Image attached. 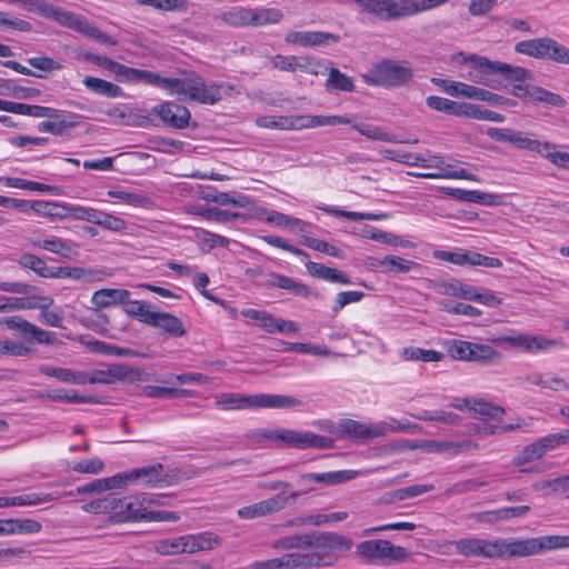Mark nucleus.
<instances>
[{"label":"nucleus","instance_id":"338daca9","mask_svg":"<svg viewBox=\"0 0 569 569\" xmlns=\"http://www.w3.org/2000/svg\"><path fill=\"white\" fill-rule=\"evenodd\" d=\"M471 342L465 340H452L448 343L447 351L455 360L469 361Z\"/></svg>","mask_w":569,"mask_h":569},{"label":"nucleus","instance_id":"e2e57ef3","mask_svg":"<svg viewBox=\"0 0 569 569\" xmlns=\"http://www.w3.org/2000/svg\"><path fill=\"white\" fill-rule=\"evenodd\" d=\"M198 214L203 217L204 219L217 221V222H228L238 219L241 214L238 212H230L227 210H222L219 208H201L197 211Z\"/></svg>","mask_w":569,"mask_h":569},{"label":"nucleus","instance_id":"412c9836","mask_svg":"<svg viewBox=\"0 0 569 569\" xmlns=\"http://www.w3.org/2000/svg\"><path fill=\"white\" fill-rule=\"evenodd\" d=\"M510 346L522 349L528 352L547 351L552 348H562L560 340H551L540 336L518 335L505 338Z\"/></svg>","mask_w":569,"mask_h":569},{"label":"nucleus","instance_id":"09e8293b","mask_svg":"<svg viewBox=\"0 0 569 569\" xmlns=\"http://www.w3.org/2000/svg\"><path fill=\"white\" fill-rule=\"evenodd\" d=\"M463 116L471 119L486 120L492 122H503L505 116L495 112L492 110L486 109L481 106L466 102L463 107Z\"/></svg>","mask_w":569,"mask_h":569},{"label":"nucleus","instance_id":"c85d7f7f","mask_svg":"<svg viewBox=\"0 0 569 569\" xmlns=\"http://www.w3.org/2000/svg\"><path fill=\"white\" fill-rule=\"evenodd\" d=\"M130 296V291L126 289L104 288L93 292L91 303L97 309H103L122 302H128Z\"/></svg>","mask_w":569,"mask_h":569},{"label":"nucleus","instance_id":"f03ea898","mask_svg":"<svg viewBox=\"0 0 569 569\" xmlns=\"http://www.w3.org/2000/svg\"><path fill=\"white\" fill-rule=\"evenodd\" d=\"M183 78L162 79L161 89L183 101H194L202 104H216L221 100V84L207 82L193 71L179 70Z\"/></svg>","mask_w":569,"mask_h":569},{"label":"nucleus","instance_id":"e433bc0d","mask_svg":"<svg viewBox=\"0 0 569 569\" xmlns=\"http://www.w3.org/2000/svg\"><path fill=\"white\" fill-rule=\"evenodd\" d=\"M357 476V471L353 470H339L328 471L319 473H308L303 478L309 481H315L326 486H333L352 480Z\"/></svg>","mask_w":569,"mask_h":569},{"label":"nucleus","instance_id":"bf43d9fd","mask_svg":"<svg viewBox=\"0 0 569 569\" xmlns=\"http://www.w3.org/2000/svg\"><path fill=\"white\" fill-rule=\"evenodd\" d=\"M432 256L436 259L443 260L450 262L456 266H470V256L471 251H446V250H436Z\"/></svg>","mask_w":569,"mask_h":569},{"label":"nucleus","instance_id":"aec40b11","mask_svg":"<svg viewBox=\"0 0 569 569\" xmlns=\"http://www.w3.org/2000/svg\"><path fill=\"white\" fill-rule=\"evenodd\" d=\"M339 41V34L327 31H290L284 37L286 43L305 48L331 46Z\"/></svg>","mask_w":569,"mask_h":569},{"label":"nucleus","instance_id":"cd10ccee","mask_svg":"<svg viewBox=\"0 0 569 569\" xmlns=\"http://www.w3.org/2000/svg\"><path fill=\"white\" fill-rule=\"evenodd\" d=\"M148 326L160 328L173 337H182L186 333L182 321L168 312L153 311L148 315Z\"/></svg>","mask_w":569,"mask_h":569},{"label":"nucleus","instance_id":"ddd939ff","mask_svg":"<svg viewBox=\"0 0 569 569\" xmlns=\"http://www.w3.org/2000/svg\"><path fill=\"white\" fill-rule=\"evenodd\" d=\"M356 552L358 557L368 562L376 560L400 562L410 557V552L406 548L383 539L365 540L357 545Z\"/></svg>","mask_w":569,"mask_h":569},{"label":"nucleus","instance_id":"6ab92c4d","mask_svg":"<svg viewBox=\"0 0 569 569\" xmlns=\"http://www.w3.org/2000/svg\"><path fill=\"white\" fill-rule=\"evenodd\" d=\"M60 24L71 30L78 31L103 44L116 46L118 43L113 37L101 31L98 27L88 22L87 19L68 10L66 11Z\"/></svg>","mask_w":569,"mask_h":569},{"label":"nucleus","instance_id":"9d476101","mask_svg":"<svg viewBox=\"0 0 569 569\" xmlns=\"http://www.w3.org/2000/svg\"><path fill=\"white\" fill-rule=\"evenodd\" d=\"M431 82L440 87L446 93L452 97H465L478 101H487L495 106L515 107L517 101L509 99L491 91L467 84L463 82L451 81L441 78H432Z\"/></svg>","mask_w":569,"mask_h":569},{"label":"nucleus","instance_id":"b1692460","mask_svg":"<svg viewBox=\"0 0 569 569\" xmlns=\"http://www.w3.org/2000/svg\"><path fill=\"white\" fill-rule=\"evenodd\" d=\"M523 556L538 555L545 550L569 548V536H543L522 539Z\"/></svg>","mask_w":569,"mask_h":569},{"label":"nucleus","instance_id":"4468645a","mask_svg":"<svg viewBox=\"0 0 569 569\" xmlns=\"http://www.w3.org/2000/svg\"><path fill=\"white\" fill-rule=\"evenodd\" d=\"M144 371L139 368L130 367L126 363H113L107 369H97L90 373L89 383L111 385L116 381H140Z\"/></svg>","mask_w":569,"mask_h":569},{"label":"nucleus","instance_id":"f3484780","mask_svg":"<svg viewBox=\"0 0 569 569\" xmlns=\"http://www.w3.org/2000/svg\"><path fill=\"white\" fill-rule=\"evenodd\" d=\"M523 556L522 539H483L481 558H516Z\"/></svg>","mask_w":569,"mask_h":569},{"label":"nucleus","instance_id":"0eeeda50","mask_svg":"<svg viewBox=\"0 0 569 569\" xmlns=\"http://www.w3.org/2000/svg\"><path fill=\"white\" fill-rule=\"evenodd\" d=\"M362 78L369 86L400 88L412 81L413 70L407 61L382 59L375 63Z\"/></svg>","mask_w":569,"mask_h":569},{"label":"nucleus","instance_id":"69168bd1","mask_svg":"<svg viewBox=\"0 0 569 569\" xmlns=\"http://www.w3.org/2000/svg\"><path fill=\"white\" fill-rule=\"evenodd\" d=\"M383 156L386 159L398 161L408 166H419L421 161H425V158L420 154L390 149L385 150Z\"/></svg>","mask_w":569,"mask_h":569},{"label":"nucleus","instance_id":"6e6552de","mask_svg":"<svg viewBox=\"0 0 569 569\" xmlns=\"http://www.w3.org/2000/svg\"><path fill=\"white\" fill-rule=\"evenodd\" d=\"M119 487L127 488L129 485L142 487L162 488L176 485L181 479V470L178 468H166L162 463H154L141 468H134L129 472L117 473Z\"/></svg>","mask_w":569,"mask_h":569},{"label":"nucleus","instance_id":"4be33fe9","mask_svg":"<svg viewBox=\"0 0 569 569\" xmlns=\"http://www.w3.org/2000/svg\"><path fill=\"white\" fill-rule=\"evenodd\" d=\"M277 549L289 551L279 558H274L276 562L272 565L278 569H308L315 567L309 549H300L297 547Z\"/></svg>","mask_w":569,"mask_h":569},{"label":"nucleus","instance_id":"20e7f679","mask_svg":"<svg viewBox=\"0 0 569 569\" xmlns=\"http://www.w3.org/2000/svg\"><path fill=\"white\" fill-rule=\"evenodd\" d=\"M448 0H355L367 13L385 21L398 20L427 11Z\"/></svg>","mask_w":569,"mask_h":569},{"label":"nucleus","instance_id":"f8f14e48","mask_svg":"<svg viewBox=\"0 0 569 569\" xmlns=\"http://www.w3.org/2000/svg\"><path fill=\"white\" fill-rule=\"evenodd\" d=\"M487 136L499 142H507L521 150L536 152L549 160L555 144L549 141L532 139L529 134L508 128H489Z\"/></svg>","mask_w":569,"mask_h":569},{"label":"nucleus","instance_id":"c756f323","mask_svg":"<svg viewBox=\"0 0 569 569\" xmlns=\"http://www.w3.org/2000/svg\"><path fill=\"white\" fill-rule=\"evenodd\" d=\"M306 269L310 276L332 283L350 284L351 280L345 272L325 266L323 263L307 261Z\"/></svg>","mask_w":569,"mask_h":569},{"label":"nucleus","instance_id":"13d9d810","mask_svg":"<svg viewBox=\"0 0 569 569\" xmlns=\"http://www.w3.org/2000/svg\"><path fill=\"white\" fill-rule=\"evenodd\" d=\"M6 523L10 526L9 528L6 527V535L14 532L36 533L39 532L42 528L39 521L32 519H8L6 520Z\"/></svg>","mask_w":569,"mask_h":569},{"label":"nucleus","instance_id":"0e129e2a","mask_svg":"<svg viewBox=\"0 0 569 569\" xmlns=\"http://www.w3.org/2000/svg\"><path fill=\"white\" fill-rule=\"evenodd\" d=\"M546 453L569 443V429L547 435L539 439Z\"/></svg>","mask_w":569,"mask_h":569},{"label":"nucleus","instance_id":"7ed1b4c3","mask_svg":"<svg viewBox=\"0 0 569 569\" xmlns=\"http://www.w3.org/2000/svg\"><path fill=\"white\" fill-rule=\"evenodd\" d=\"M455 59L459 63H470L476 71V74L471 76L472 81L492 89H499L498 83L491 79V76L493 74H501L509 81L530 80L532 77L531 71L526 68L511 66L500 61H491L488 58L476 53L468 54L465 52H458Z\"/></svg>","mask_w":569,"mask_h":569},{"label":"nucleus","instance_id":"4d7b16f0","mask_svg":"<svg viewBox=\"0 0 569 569\" xmlns=\"http://www.w3.org/2000/svg\"><path fill=\"white\" fill-rule=\"evenodd\" d=\"M123 312L130 317L137 318L139 321L148 325V315H152V310L149 309V306L139 300H130L128 302H122Z\"/></svg>","mask_w":569,"mask_h":569},{"label":"nucleus","instance_id":"5fc2aeb1","mask_svg":"<svg viewBox=\"0 0 569 569\" xmlns=\"http://www.w3.org/2000/svg\"><path fill=\"white\" fill-rule=\"evenodd\" d=\"M107 194L111 198L121 200L122 202L133 207H148L151 203L149 197L139 192H129L120 190H109Z\"/></svg>","mask_w":569,"mask_h":569},{"label":"nucleus","instance_id":"2f4dec72","mask_svg":"<svg viewBox=\"0 0 569 569\" xmlns=\"http://www.w3.org/2000/svg\"><path fill=\"white\" fill-rule=\"evenodd\" d=\"M529 509L530 508L528 506L505 507L496 510L477 512L471 517L480 522L492 523L499 520H508L511 518L522 517L529 511Z\"/></svg>","mask_w":569,"mask_h":569},{"label":"nucleus","instance_id":"4c0bfd02","mask_svg":"<svg viewBox=\"0 0 569 569\" xmlns=\"http://www.w3.org/2000/svg\"><path fill=\"white\" fill-rule=\"evenodd\" d=\"M403 361L438 362L445 358L440 351L418 347H405L399 351Z\"/></svg>","mask_w":569,"mask_h":569},{"label":"nucleus","instance_id":"603ef678","mask_svg":"<svg viewBox=\"0 0 569 569\" xmlns=\"http://www.w3.org/2000/svg\"><path fill=\"white\" fill-rule=\"evenodd\" d=\"M284 351L322 357H329L333 355V352H331L326 346L303 342H287ZM335 356H337V353H335Z\"/></svg>","mask_w":569,"mask_h":569},{"label":"nucleus","instance_id":"3c124183","mask_svg":"<svg viewBox=\"0 0 569 569\" xmlns=\"http://www.w3.org/2000/svg\"><path fill=\"white\" fill-rule=\"evenodd\" d=\"M22 268L34 271L42 278H49L51 267L47 266L46 261L40 257L32 253H22L18 260Z\"/></svg>","mask_w":569,"mask_h":569},{"label":"nucleus","instance_id":"a211bd4d","mask_svg":"<svg viewBox=\"0 0 569 569\" xmlns=\"http://www.w3.org/2000/svg\"><path fill=\"white\" fill-rule=\"evenodd\" d=\"M1 326L18 331L23 338L38 343L51 345L54 333L46 331L19 316L3 318Z\"/></svg>","mask_w":569,"mask_h":569},{"label":"nucleus","instance_id":"9b49d317","mask_svg":"<svg viewBox=\"0 0 569 569\" xmlns=\"http://www.w3.org/2000/svg\"><path fill=\"white\" fill-rule=\"evenodd\" d=\"M515 51L538 60L566 64V47L550 37L519 41L515 44Z\"/></svg>","mask_w":569,"mask_h":569},{"label":"nucleus","instance_id":"bb28decb","mask_svg":"<svg viewBox=\"0 0 569 569\" xmlns=\"http://www.w3.org/2000/svg\"><path fill=\"white\" fill-rule=\"evenodd\" d=\"M258 437L263 440H269L276 443H282L283 446L301 449L302 435L303 432L286 429H261L257 432Z\"/></svg>","mask_w":569,"mask_h":569},{"label":"nucleus","instance_id":"7c9ffc66","mask_svg":"<svg viewBox=\"0 0 569 569\" xmlns=\"http://www.w3.org/2000/svg\"><path fill=\"white\" fill-rule=\"evenodd\" d=\"M108 502V519L116 523L141 521L142 508H134L133 503Z\"/></svg>","mask_w":569,"mask_h":569},{"label":"nucleus","instance_id":"680f3d73","mask_svg":"<svg viewBox=\"0 0 569 569\" xmlns=\"http://www.w3.org/2000/svg\"><path fill=\"white\" fill-rule=\"evenodd\" d=\"M142 391L148 398H179L187 393L184 389L159 386H146Z\"/></svg>","mask_w":569,"mask_h":569},{"label":"nucleus","instance_id":"774afa93","mask_svg":"<svg viewBox=\"0 0 569 569\" xmlns=\"http://www.w3.org/2000/svg\"><path fill=\"white\" fill-rule=\"evenodd\" d=\"M97 224L116 232H121L127 229V222L123 219L103 211H100L98 214Z\"/></svg>","mask_w":569,"mask_h":569},{"label":"nucleus","instance_id":"423d86ee","mask_svg":"<svg viewBox=\"0 0 569 569\" xmlns=\"http://www.w3.org/2000/svg\"><path fill=\"white\" fill-rule=\"evenodd\" d=\"M349 124L353 130L373 141L389 143H417L418 140H400L396 134L389 132L382 127L355 122L352 118L346 116H301V129L316 128L321 126Z\"/></svg>","mask_w":569,"mask_h":569},{"label":"nucleus","instance_id":"6e6d98bb","mask_svg":"<svg viewBox=\"0 0 569 569\" xmlns=\"http://www.w3.org/2000/svg\"><path fill=\"white\" fill-rule=\"evenodd\" d=\"M546 451L538 439L537 441L526 446L519 455L513 459V463L517 466L525 465L542 458Z\"/></svg>","mask_w":569,"mask_h":569},{"label":"nucleus","instance_id":"c9c22d12","mask_svg":"<svg viewBox=\"0 0 569 569\" xmlns=\"http://www.w3.org/2000/svg\"><path fill=\"white\" fill-rule=\"evenodd\" d=\"M373 266L383 267L386 272L393 273H406L409 271H419L421 269L420 263L398 256H386L383 259L378 260Z\"/></svg>","mask_w":569,"mask_h":569},{"label":"nucleus","instance_id":"37998d69","mask_svg":"<svg viewBox=\"0 0 569 569\" xmlns=\"http://www.w3.org/2000/svg\"><path fill=\"white\" fill-rule=\"evenodd\" d=\"M89 348L91 351L107 355V356H114V357H140L141 353L130 349V348H123L119 347L117 345L108 343L100 340H94L89 342Z\"/></svg>","mask_w":569,"mask_h":569},{"label":"nucleus","instance_id":"f257e3e1","mask_svg":"<svg viewBox=\"0 0 569 569\" xmlns=\"http://www.w3.org/2000/svg\"><path fill=\"white\" fill-rule=\"evenodd\" d=\"M352 545L350 538L328 531L292 535L273 542L274 548L309 549L316 568L335 566L342 558V553L352 548Z\"/></svg>","mask_w":569,"mask_h":569},{"label":"nucleus","instance_id":"de8ad7c7","mask_svg":"<svg viewBox=\"0 0 569 569\" xmlns=\"http://www.w3.org/2000/svg\"><path fill=\"white\" fill-rule=\"evenodd\" d=\"M120 479L121 478H116V475L109 478L96 479L89 483L78 486L76 488V492L78 495H86L91 492L100 493L106 490L118 489Z\"/></svg>","mask_w":569,"mask_h":569},{"label":"nucleus","instance_id":"393cba45","mask_svg":"<svg viewBox=\"0 0 569 569\" xmlns=\"http://www.w3.org/2000/svg\"><path fill=\"white\" fill-rule=\"evenodd\" d=\"M116 79L120 82H140L143 81L147 84H151L154 87L161 88L162 79L158 73H154L149 70H140L136 68L128 67L122 63H117V67L113 71Z\"/></svg>","mask_w":569,"mask_h":569},{"label":"nucleus","instance_id":"2eb2a0df","mask_svg":"<svg viewBox=\"0 0 569 569\" xmlns=\"http://www.w3.org/2000/svg\"><path fill=\"white\" fill-rule=\"evenodd\" d=\"M150 114L157 116L164 126L177 130L189 127L191 120V113L187 107L170 101L154 106Z\"/></svg>","mask_w":569,"mask_h":569},{"label":"nucleus","instance_id":"39448f33","mask_svg":"<svg viewBox=\"0 0 569 569\" xmlns=\"http://www.w3.org/2000/svg\"><path fill=\"white\" fill-rule=\"evenodd\" d=\"M216 403L223 410H244L258 408H292L300 406L302 402L295 397L284 395H244L239 392H227L219 395Z\"/></svg>","mask_w":569,"mask_h":569},{"label":"nucleus","instance_id":"a18cd8bd","mask_svg":"<svg viewBox=\"0 0 569 569\" xmlns=\"http://www.w3.org/2000/svg\"><path fill=\"white\" fill-rule=\"evenodd\" d=\"M326 87L329 90L352 92L355 90V83L352 78L341 72L337 68L329 69V76L326 82Z\"/></svg>","mask_w":569,"mask_h":569},{"label":"nucleus","instance_id":"ea45409f","mask_svg":"<svg viewBox=\"0 0 569 569\" xmlns=\"http://www.w3.org/2000/svg\"><path fill=\"white\" fill-rule=\"evenodd\" d=\"M33 246L49 252L59 254L63 258H70L74 251V244L71 241L63 240L57 237H48L33 241Z\"/></svg>","mask_w":569,"mask_h":569},{"label":"nucleus","instance_id":"473e14b6","mask_svg":"<svg viewBox=\"0 0 569 569\" xmlns=\"http://www.w3.org/2000/svg\"><path fill=\"white\" fill-rule=\"evenodd\" d=\"M286 500H260L251 506L240 508L238 515L242 519H254L279 511L284 508Z\"/></svg>","mask_w":569,"mask_h":569},{"label":"nucleus","instance_id":"5701e85b","mask_svg":"<svg viewBox=\"0 0 569 569\" xmlns=\"http://www.w3.org/2000/svg\"><path fill=\"white\" fill-rule=\"evenodd\" d=\"M264 286L268 288L283 289L291 292L295 296L302 298H319V293L312 291V289L309 286L300 281H297L293 278L277 272H270L268 274Z\"/></svg>","mask_w":569,"mask_h":569},{"label":"nucleus","instance_id":"a19ab883","mask_svg":"<svg viewBox=\"0 0 569 569\" xmlns=\"http://www.w3.org/2000/svg\"><path fill=\"white\" fill-rule=\"evenodd\" d=\"M426 104L435 111L462 117L466 102H457L439 96H429L426 98Z\"/></svg>","mask_w":569,"mask_h":569},{"label":"nucleus","instance_id":"c03bdc74","mask_svg":"<svg viewBox=\"0 0 569 569\" xmlns=\"http://www.w3.org/2000/svg\"><path fill=\"white\" fill-rule=\"evenodd\" d=\"M46 398L51 401L68 402V403H96V397L93 396H80L74 390L58 389L48 391L44 395Z\"/></svg>","mask_w":569,"mask_h":569},{"label":"nucleus","instance_id":"f704fd0d","mask_svg":"<svg viewBox=\"0 0 569 569\" xmlns=\"http://www.w3.org/2000/svg\"><path fill=\"white\" fill-rule=\"evenodd\" d=\"M348 517L347 512H318L310 513L307 516H301L292 519L289 523L290 526L301 527V526H322L329 522H338L342 521Z\"/></svg>","mask_w":569,"mask_h":569},{"label":"nucleus","instance_id":"a878e982","mask_svg":"<svg viewBox=\"0 0 569 569\" xmlns=\"http://www.w3.org/2000/svg\"><path fill=\"white\" fill-rule=\"evenodd\" d=\"M12 3L20 6L22 9L37 13L47 19H51L57 23H61L67 10L57 7L46 0H13Z\"/></svg>","mask_w":569,"mask_h":569},{"label":"nucleus","instance_id":"1a4fd4ad","mask_svg":"<svg viewBox=\"0 0 569 569\" xmlns=\"http://www.w3.org/2000/svg\"><path fill=\"white\" fill-rule=\"evenodd\" d=\"M282 16L281 10L277 8L249 9L237 7L221 12L218 18L229 27L241 28L277 23L282 19Z\"/></svg>","mask_w":569,"mask_h":569},{"label":"nucleus","instance_id":"49530a36","mask_svg":"<svg viewBox=\"0 0 569 569\" xmlns=\"http://www.w3.org/2000/svg\"><path fill=\"white\" fill-rule=\"evenodd\" d=\"M109 276V272L99 268L72 267L70 272V279L84 283L101 282Z\"/></svg>","mask_w":569,"mask_h":569},{"label":"nucleus","instance_id":"052dcab7","mask_svg":"<svg viewBox=\"0 0 569 569\" xmlns=\"http://www.w3.org/2000/svg\"><path fill=\"white\" fill-rule=\"evenodd\" d=\"M327 68H323L321 62L311 57H297L295 63V72L301 71L305 73L318 76L322 74Z\"/></svg>","mask_w":569,"mask_h":569},{"label":"nucleus","instance_id":"72a5a7b5","mask_svg":"<svg viewBox=\"0 0 569 569\" xmlns=\"http://www.w3.org/2000/svg\"><path fill=\"white\" fill-rule=\"evenodd\" d=\"M256 123L267 129H301V116H263L258 118Z\"/></svg>","mask_w":569,"mask_h":569},{"label":"nucleus","instance_id":"864d4df0","mask_svg":"<svg viewBox=\"0 0 569 569\" xmlns=\"http://www.w3.org/2000/svg\"><path fill=\"white\" fill-rule=\"evenodd\" d=\"M483 539L477 537L462 538L453 542L456 550L465 557H481Z\"/></svg>","mask_w":569,"mask_h":569},{"label":"nucleus","instance_id":"58836bf2","mask_svg":"<svg viewBox=\"0 0 569 569\" xmlns=\"http://www.w3.org/2000/svg\"><path fill=\"white\" fill-rule=\"evenodd\" d=\"M83 84L88 90L108 98H118L123 96L121 87L100 78L88 76L83 79Z\"/></svg>","mask_w":569,"mask_h":569},{"label":"nucleus","instance_id":"79ce46f5","mask_svg":"<svg viewBox=\"0 0 569 569\" xmlns=\"http://www.w3.org/2000/svg\"><path fill=\"white\" fill-rule=\"evenodd\" d=\"M469 361L480 365H496L500 361L501 355L489 345L471 342Z\"/></svg>","mask_w":569,"mask_h":569},{"label":"nucleus","instance_id":"dca6fc26","mask_svg":"<svg viewBox=\"0 0 569 569\" xmlns=\"http://www.w3.org/2000/svg\"><path fill=\"white\" fill-rule=\"evenodd\" d=\"M339 439L367 441L386 435L383 425L363 423L352 419H342L338 430Z\"/></svg>","mask_w":569,"mask_h":569},{"label":"nucleus","instance_id":"8fccbe9b","mask_svg":"<svg viewBox=\"0 0 569 569\" xmlns=\"http://www.w3.org/2000/svg\"><path fill=\"white\" fill-rule=\"evenodd\" d=\"M529 99L533 102L545 103L557 108L566 106V100L542 87L533 86L531 92H529Z\"/></svg>","mask_w":569,"mask_h":569}]
</instances>
